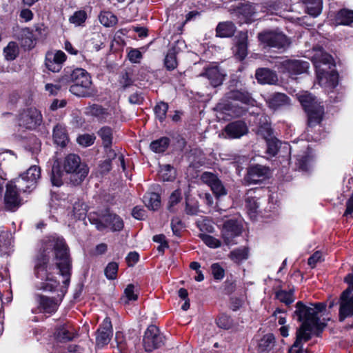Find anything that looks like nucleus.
<instances>
[{"label": "nucleus", "mask_w": 353, "mask_h": 353, "mask_svg": "<svg viewBox=\"0 0 353 353\" xmlns=\"http://www.w3.org/2000/svg\"><path fill=\"white\" fill-rule=\"evenodd\" d=\"M113 328L110 317H105L96 332V345L99 347L107 345L112 336Z\"/></svg>", "instance_id": "f3484780"}, {"label": "nucleus", "mask_w": 353, "mask_h": 353, "mask_svg": "<svg viewBox=\"0 0 353 353\" xmlns=\"http://www.w3.org/2000/svg\"><path fill=\"white\" fill-rule=\"evenodd\" d=\"M88 212V205L82 201L78 200L73 204L72 215L78 220L85 219Z\"/></svg>", "instance_id": "09e8293b"}, {"label": "nucleus", "mask_w": 353, "mask_h": 353, "mask_svg": "<svg viewBox=\"0 0 353 353\" xmlns=\"http://www.w3.org/2000/svg\"><path fill=\"white\" fill-rule=\"evenodd\" d=\"M52 335L57 343H66L77 338L79 333L72 323L66 321L57 323L54 327Z\"/></svg>", "instance_id": "9d476101"}, {"label": "nucleus", "mask_w": 353, "mask_h": 353, "mask_svg": "<svg viewBox=\"0 0 353 353\" xmlns=\"http://www.w3.org/2000/svg\"><path fill=\"white\" fill-rule=\"evenodd\" d=\"M225 137L229 139H240L248 133V128L243 120H236L228 123L223 129Z\"/></svg>", "instance_id": "aec40b11"}, {"label": "nucleus", "mask_w": 353, "mask_h": 353, "mask_svg": "<svg viewBox=\"0 0 353 353\" xmlns=\"http://www.w3.org/2000/svg\"><path fill=\"white\" fill-rule=\"evenodd\" d=\"M283 72L290 75H298L305 73L310 68V63L306 61L298 59H286L281 64Z\"/></svg>", "instance_id": "4be33fe9"}, {"label": "nucleus", "mask_w": 353, "mask_h": 353, "mask_svg": "<svg viewBox=\"0 0 353 353\" xmlns=\"http://www.w3.org/2000/svg\"><path fill=\"white\" fill-rule=\"evenodd\" d=\"M198 236L203 241V242L210 248H218L221 247V242L219 239L207 234L205 233H200Z\"/></svg>", "instance_id": "052dcab7"}, {"label": "nucleus", "mask_w": 353, "mask_h": 353, "mask_svg": "<svg viewBox=\"0 0 353 353\" xmlns=\"http://www.w3.org/2000/svg\"><path fill=\"white\" fill-rule=\"evenodd\" d=\"M307 117V126L314 128L319 125L323 121L324 116V108L323 105H319L314 109L305 112Z\"/></svg>", "instance_id": "c85d7f7f"}, {"label": "nucleus", "mask_w": 353, "mask_h": 353, "mask_svg": "<svg viewBox=\"0 0 353 353\" xmlns=\"http://www.w3.org/2000/svg\"><path fill=\"white\" fill-rule=\"evenodd\" d=\"M88 19V14L84 10L75 11L72 15L69 17V22L76 26H83Z\"/></svg>", "instance_id": "3c124183"}, {"label": "nucleus", "mask_w": 353, "mask_h": 353, "mask_svg": "<svg viewBox=\"0 0 353 353\" xmlns=\"http://www.w3.org/2000/svg\"><path fill=\"white\" fill-rule=\"evenodd\" d=\"M295 310L292 315L294 319L301 323H310L316 316L314 309L302 301H299L294 305Z\"/></svg>", "instance_id": "a211bd4d"}, {"label": "nucleus", "mask_w": 353, "mask_h": 353, "mask_svg": "<svg viewBox=\"0 0 353 353\" xmlns=\"http://www.w3.org/2000/svg\"><path fill=\"white\" fill-rule=\"evenodd\" d=\"M255 78L260 84H275L278 81L276 73L268 68H259L255 72Z\"/></svg>", "instance_id": "bb28decb"}, {"label": "nucleus", "mask_w": 353, "mask_h": 353, "mask_svg": "<svg viewBox=\"0 0 353 353\" xmlns=\"http://www.w3.org/2000/svg\"><path fill=\"white\" fill-rule=\"evenodd\" d=\"M294 289H290L288 291L279 290L275 292V299L286 305H290L294 301Z\"/></svg>", "instance_id": "de8ad7c7"}, {"label": "nucleus", "mask_w": 353, "mask_h": 353, "mask_svg": "<svg viewBox=\"0 0 353 353\" xmlns=\"http://www.w3.org/2000/svg\"><path fill=\"white\" fill-rule=\"evenodd\" d=\"M98 136L101 139L103 148H108L112 145L113 130L110 126H103L97 132Z\"/></svg>", "instance_id": "37998d69"}, {"label": "nucleus", "mask_w": 353, "mask_h": 353, "mask_svg": "<svg viewBox=\"0 0 353 353\" xmlns=\"http://www.w3.org/2000/svg\"><path fill=\"white\" fill-rule=\"evenodd\" d=\"M248 47L247 34L241 36L234 46V54L235 58L240 61H243L248 55Z\"/></svg>", "instance_id": "2f4dec72"}, {"label": "nucleus", "mask_w": 353, "mask_h": 353, "mask_svg": "<svg viewBox=\"0 0 353 353\" xmlns=\"http://www.w3.org/2000/svg\"><path fill=\"white\" fill-rule=\"evenodd\" d=\"M212 275L215 281H221L225 274V269L219 263H214L210 266Z\"/></svg>", "instance_id": "69168bd1"}, {"label": "nucleus", "mask_w": 353, "mask_h": 353, "mask_svg": "<svg viewBox=\"0 0 353 353\" xmlns=\"http://www.w3.org/2000/svg\"><path fill=\"white\" fill-rule=\"evenodd\" d=\"M45 65L47 69L52 72H58L61 68L62 65L56 60L53 59V52H48L46 54Z\"/></svg>", "instance_id": "5fc2aeb1"}, {"label": "nucleus", "mask_w": 353, "mask_h": 353, "mask_svg": "<svg viewBox=\"0 0 353 353\" xmlns=\"http://www.w3.org/2000/svg\"><path fill=\"white\" fill-rule=\"evenodd\" d=\"M309 324L312 327V332L314 331V334L317 337L321 336V334L327 326L326 323L321 321L319 315H317Z\"/></svg>", "instance_id": "680f3d73"}, {"label": "nucleus", "mask_w": 353, "mask_h": 353, "mask_svg": "<svg viewBox=\"0 0 353 353\" xmlns=\"http://www.w3.org/2000/svg\"><path fill=\"white\" fill-rule=\"evenodd\" d=\"M159 175L163 181H173L175 179V171L170 164L163 165L161 168Z\"/></svg>", "instance_id": "4d7b16f0"}, {"label": "nucleus", "mask_w": 353, "mask_h": 353, "mask_svg": "<svg viewBox=\"0 0 353 353\" xmlns=\"http://www.w3.org/2000/svg\"><path fill=\"white\" fill-rule=\"evenodd\" d=\"M252 190H249L246 194L245 199V205L250 216H256L259 208V198L252 196L250 194Z\"/></svg>", "instance_id": "e433bc0d"}, {"label": "nucleus", "mask_w": 353, "mask_h": 353, "mask_svg": "<svg viewBox=\"0 0 353 353\" xmlns=\"http://www.w3.org/2000/svg\"><path fill=\"white\" fill-rule=\"evenodd\" d=\"M143 202L145 206L150 210H157L161 203V196L157 192H148L143 196Z\"/></svg>", "instance_id": "4c0bfd02"}, {"label": "nucleus", "mask_w": 353, "mask_h": 353, "mask_svg": "<svg viewBox=\"0 0 353 353\" xmlns=\"http://www.w3.org/2000/svg\"><path fill=\"white\" fill-rule=\"evenodd\" d=\"M243 226L241 221L236 218L226 219L223 221L221 230V238L227 245H236V237L241 236Z\"/></svg>", "instance_id": "423d86ee"}, {"label": "nucleus", "mask_w": 353, "mask_h": 353, "mask_svg": "<svg viewBox=\"0 0 353 353\" xmlns=\"http://www.w3.org/2000/svg\"><path fill=\"white\" fill-rule=\"evenodd\" d=\"M59 82L63 85L71 84L69 91L78 97L88 98L94 94L92 77L86 70L81 68L66 67L59 78Z\"/></svg>", "instance_id": "f03ea898"}, {"label": "nucleus", "mask_w": 353, "mask_h": 353, "mask_svg": "<svg viewBox=\"0 0 353 353\" xmlns=\"http://www.w3.org/2000/svg\"><path fill=\"white\" fill-rule=\"evenodd\" d=\"M236 288V281L233 279L232 274L230 278L228 277L223 283V293L226 295H230L235 292Z\"/></svg>", "instance_id": "338daca9"}, {"label": "nucleus", "mask_w": 353, "mask_h": 353, "mask_svg": "<svg viewBox=\"0 0 353 353\" xmlns=\"http://www.w3.org/2000/svg\"><path fill=\"white\" fill-rule=\"evenodd\" d=\"M119 263L111 261L107 264L104 269V274L108 280H115L118 276Z\"/></svg>", "instance_id": "6e6d98bb"}, {"label": "nucleus", "mask_w": 353, "mask_h": 353, "mask_svg": "<svg viewBox=\"0 0 353 353\" xmlns=\"http://www.w3.org/2000/svg\"><path fill=\"white\" fill-rule=\"evenodd\" d=\"M11 234L0 228V256L8 254L11 245Z\"/></svg>", "instance_id": "a19ab883"}, {"label": "nucleus", "mask_w": 353, "mask_h": 353, "mask_svg": "<svg viewBox=\"0 0 353 353\" xmlns=\"http://www.w3.org/2000/svg\"><path fill=\"white\" fill-rule=\"evenodd\" d=\"M41 178V168L37 165L30 166L26 172L14 179V183L19 185L23 192H31L37 185L38 180Z\"/></svg>", "instance_id": "0eeeda50"}, {"label": "nucleus", "mask_w": 353, "mask_h": 353, "mask_svg": "<svg viewBox=\"0 0 353 353\" xmlns=\"http://www.w3.org/2000/svg\"><path fill=\"white\" fill-rule=\"evenodd\" d=\"M216 324L219 328L228 330L234 326V320L230 315L221 313L216 319Z\"/></svg>", "instance_id": "8fccbe9b"}, {"label": "nucleus", "mask_w": 353, "mask_h": 353, "mask_svg": "<svg viewBox=\"0 0 353 353\" xmlns=\"http://www.w3.org/2000/svg\"><path fill=\"white\" fill-rule=\"evenodd\" d=\"M64 172H65L60 162H55L52 167L50 174V181L52 185L60 187L63 184V176Z\"/></svg>", "instance_id": "f704fd0d"}, {"label": "nucleus", "mask_w": 353, "mask_h": 353, "mask_svg": "<svg viewBox=\"0 0 353 353\" xmlns=\"http://www.w3.org/2000/svg\"><path fill=\"white\" fill-rule=\"evenodd\" d=\"M37 303L36 310L34 313H42L52 315L57 312L60 305V299L55 296H48L42 294H36L34 296Z\"/></svg>", "instance_id": "9b49d317"}, {"label": "nucleus", "mask_w": 353, "mask_h": 353, "mask_svg": "<svg viewBox=\"0 0 353 353\" xmlns=\"http://www.w3.org/2000/svg\"><path fill=\"white\" fill-rule=\"evenodd\" d=\"M65 174H69L70 183L73 185H80L89 173V167L78 154L70 153L60 163Z\"/></svg>", "instance_id": "7ed1b4c3"}, {"label": "nucleus", "mask_w": 353, "mask_h": 353, "mask_svg": "<svg viewBox=\"0 0 353 353\" xmlns=\"http://www.w3.org/2000/svg\"><path fill=\"white\" fill-rule=\"evenodd\" d=\"M275 344V337L273 334L263 336L258 345V353H269Z\"/></svg>", "instance_id": "ea45409f"}, {"label": "nucleus", "mask_w": 353, "mask_h": 353, "mask_svg": "<svg viewBox=\"0 0 353 353\" xmlns=\"http://www.w3.org/2000/svg\"><path fill=\"white\" fill-rule=\"evenodd\" d=\"M234 12L241 23H251L255 20L256 9L252 3H240L234 9Z\"/></svg>", "instance_id": "412c9836"}, {"label": "nucleus", "mask_w": 353, "mask_h": 353, "mask_svg": "<svg viewBox=\"0 0 353 353\" xmlns=\"http://www.w3.org/2000/svg\"><path fill=\"white\" fill-rule=\"evenodd\" d=\"M268 107L273 110L290 104V98L285 93L274 92L265 99Z\"/></svg>", "instance_id": "a878e982"}, {"label": "nucleus", "mask_w": 353, "mask_h": 353, "mask_svg": "<svg viewBox=\"0 0 353 353\" xmlns=\"http://www.w3.org/2000/svg\"><path fill=\"white\" fill-rule=\"evenodd\" d=\"M249 255V247L242 246L230 251L228 254V258L235 264L241 265L243 261L248 259Z\"/></svg>", "instance_id": "c756f323"}, {"label": "nucleus", "mask_w": 353, "mask_h": 353, "mask_svg": "<svg viewBox=\"0 0 353 353\" xmlns=\"http://www.w3.org/2000/svg\"><path fill=\"white\" fill-rule=\"evenodd\" d=\"M96 137L94 134H83L78 136L77 143L83 147H89L94 144Z\"/></svg>", "instance_id": "774afa93"}, {"label": "nucleus", "mask_w": 353, "mask_h": 353, "mask_svg": "<svg viewBox=\"0 0 353 353\" xmlns=\"http://www.w3.org/2000/svg\"><path fill=\"white\" fill-rule=\"evenodd\" d=\"M169 109V105L164 101H159L156 103L153 108L154 119L160 123H163L167 118V113Z\"/></svg>", "instance_id": "c9c22d12"}, {"label": "nucleus", "mask_w": 353, "mask_h": 353, "mask_svg": "<svg viewBox=\"0 0 353 353\" xmlns=\"http://www.w3.org/2000/svg\"><path fill=\"white\" fill-rule=\"evenodd\" d=\"M52 136L54 143L62 148L65 147L69 141L66 129L60 125L54 126Z\"/></svg>", "instance_id": "72a5a7b5"}, {"label": "nucleus", "mask_w": 353, "mask_h": 353, "mask_svg": "<svg viewBox=\"0 0 353 353\" xmlns=\"http://www.w3.org/2000/svg\"><path fill=\"white\" fill-rule=\"evenodd\" d=\"M299 101L305 112L320 105L316 101V97L311 94L300 95Z\"/></svg>", "instance_id": "a18cd8bd"}, {"label": "nucleus", "mask_w": 353, "mask_h": 353, "mask_svg": "<svg viewBox=\"0 0 353 353\" xmlns=\"http://www.w3.org/2000/svg\"><path fill=\"white\" fill-rule=\"evenodd\" d=\"M200 76L206 78L214 88L221 85L225 77V74L217 65L205 67Z\"/></svg>", "instance_id": "5701e85b"}, {"label": "nucleus", "mask_w": 353, "mask_h": 353, "mask_svg": "<svg viewBox=\"0 0 353 353\" xmlns=\"http://www.w3.org/2000/svg\"><path fill=\"white\" fill-rule=\"evenodd\" d=\"M176 51L174 47L168 50L164 59L163 64L168 71H172L178 66Z\"/></svg>", "instance_id": "c03bdc74"}, {"label": "nucleus", "mask_w": 353, "mask_h": 353, "mask_svg": "<svg viewBox=\"0 0 353 353\" xmlns=\"http://www.w3.org/2000/svg\"><path fill=\"white\" fill-rule=\"evenodd\" d=\"M19 185L10 181L6 185V192L3 198L4 208L7 211L15 212L22 205L23 199L20 196Z\"/></svg>", "instance_id": "6e6552de"}, {"label": "nucleus", "mask_w": 353, "mask_h": 353, "mask_svg": "<svg viewBox=\"0 0 353 353\" xmlns=\"http://www.w3.org/2000/svg\"><path fill=\"white\" fill-rule=\"evenodd\" d=\"M41 246L33 258L34 274L41 281L38 289L44 292H54L60 285L54 276V264L50 263V252H53L57 261L56 266L64 280L63 287L69 288L72 276V258L70 249L65 239L57 234L46 236L40 241Z\"/></svg>", "instance_id": "f257e3e1"}, {"label": "nucleus", "mask_w": 353, "mask_h": 353, "mask_svg": "<svg viewBox=\"0 0 353 353\" xmlns=\"http://www.w3.org/2000/svg\"><path fill=\"white\" fill-rule=\"evenodd\" d=\"M12 36L24 49L31 50L35 46V38L30 28H20L17 25L12 28Z\"/></svg>", "instance_id": "4468645a"}, {"label": "nucleus", "mask_w": 353, "mask_h": 353, "mask_svg": "<svg viewBox=\"0 0 353 353\" xmlns=\"http://www.w3.org/2000/svg\"><path fill=\"white\" fill-rule=\"evenodd\" d=\"M311 157L308 154L299 155L296 159V169L299 171L307 172L310 170Z\"/></svg>", "instance_id": "864d4df0"}, {"label": "nucleus", "mask_w": 353, "mask_h": 353, "mask_svg": "<svg viewBox=\"0 0 353 353\" xmlns=\"http://www.w3.org/2000/svg\"><path fill=\"white\" fill-rule=\"evenodd\" d=\"M270 168L268 166L260 164L250 165L247 168L244 181L247 185L261 183L268 176Z\"/></svg>", "instance_id": "2eb2a0df"}, {"label": "nucleus", "mask_w": 353, "mask_h": 353, "mask_svg": "<svg viewBox=\"0 0 353 353\" xmlns=\"http://www.w3.org/2000/svg\"><path fill=\"white\" fill-rule=\"evenodd\" d=\"M335 21L339 25L351 26L353 23V10L347 8L339 10L336 14Z\"/></svg>", "instance_id": "58836bf2"}, {"label": "nucleus", "mask_w": 353, "mask_h": 353, "mask_svg": "<svg viewBox=\"0 0 353 353\" xmlns=\"http://www.w3.org/2000/svg\"><path fill=\"white\" fill-rule=\"evenodd\" d=\"M316 77L319 84L331 89L336 88L339 84V75L334 68L327 70L321 65H316Z\"/></svg>", "instance_id": "dca6fc26"}, {"label": "nucleus", "mask_w": 353, "mask_h": 353, "mask_svg": "<svg viewBox=\"0 0 353 353\" xmlns=\"http://www.w3.org/2000/svg\"><path fill=\"white\" fill-rule=\"evenodd\" d=\"M165 337L159 327L154 325H150L145 331L143 345L146 352H151L163 345Z\"/></svg>", "instance_id": "1a4fd4ad"}, {"label": "nucleus", "mask_w": 353, "mask_h": 353, "mask_svg": "<svg viewBox=\"0 0 353 353\" xmlns=\"http://www.w3.org/2000/svg\"><path fill=\"white\" fill-rule=\"evenodd\" d=\"M99 216L105 223V229L109 228L113 232H121L124 228V221L117 214L113 212L110 207L99 211Z\"/></svg>", "instance_id": "ddd939ff"}, {"label": "nucleus", "mask_w": 353, "mask_h": 353, "mask_svg": "<svg viewBox=\"0 0 353 353\" xmlns=\"http://www.w3.org/2000/svg\"><path fill=\"white\" fill-rule=\"evenodd\" d=\"M305 6V12L309 15L316 17L322 12L323 0H300Z\"/></svg>", "instance_id": "473e14b6"}, {"label": "nucleus", "mask_w": 353, "mask_h": 353, "mask_svg": "<svg viewBox=\"0 0 353 353\" xmlns=\"http://www.w3.org/2000/svg\"><path fill=\"white\" fill-rule=\"evenodd\" d=\"M312 327L309 323H301L296 332V339L287 353H303V341L307 342L312 339Z\"/></svg>", "instance_id": "f8f14e48"}, {"label": "nucleus", "mask_w": 353, "mask_h": 353, "mask_svg": "<svg viewBox=\"0 0 353 353\" xmlns=\"http://www.w3.org/2000/svg\"><path fill=\"white\" fill-rule=\"evenodd\" d=\"M236 30V27L232 21L219 22L215 29L216 37L219 38H231Z\"/></svg>", "instance_id": "cd10ccee"}, {"label": "nucleus", "mask_w": 353, "mask_h": 353, "mask_svg": "<svg viewBox=\"0 0 353 353\" xmlns=\"http://www.w3.org/2000/svg\"><path fill=\"white\" fill-rule=\"evenodd\" d=\"M353 316V295L348 296V292H343L340 297L339 321L343 322L347 317Z\"/></svg>", "instance_id": "b1692460"}, {"label": "nucleus", "mask_w": 353, "mask_h": 353, "mask_svg": "<svg viewBox=\"0 0 353 353\" xmlns=\"http://www.w3.org/2000/svg\"><path fill=\"white\" fill-rule=\"evenodd\" d=\"M265 142L267 145L266 153L271 157H275L279 151L281 142L274 137L266 139Z\"/></svg>", "instance_id": "603ef678"}, {"label": "nucleus", "mask_w": 353, "mask_h": 353, "mask_svg": "<svg viewBox=\"0 0 353 353\" xmlns=\"http://www.w3.org/2000/svg\"><path fill=\"white\" fill-rule=\"evenodd\" d=\"M170 144V139L168 137H162L152 141L150 144V149L155 153H163Z\"/></svg>", "instance_id": "79ce46f5"}, {"label": "nucleus", "mask_w": 353, "mask_h": 353, "mask_svg": "<svg viewBox=\"0 0 353 353\" xmlns=\"http://www.w3.org/2000/svg\"><path fill=\"white\" fill-rule=\"evenodd\" d=\"M201 180L210 187L216 198H219L228 194V191L222 181L216 174L210 172H204L201 176Z\"/></svg>", "instance_id": "6ab92c4d"}, {"label": "nucleus", "mask_w": 353, "mask_h": 353, "mask_svg": "<svg viewBox=\"0 0 353 353\" xmlns=\"http://www.w3.org/2000/svg\"><path fill=\"white\" fill-rule=\"evenodd\" d=\"M90 112L93 117L101 119H106L107 116L109 114L108 109L99 104H93L91 105L90 107Z\"/></svg>", "instance_id": "e2e57ef3"}, {"label": "nucleus", "mask_w": 353, "mask_h": 353, "mask_svg": "<svg viewBox=\"0 0 353 353\" xmlns=\"http://www.w3.org/2000/svg\"><path fill=\"white\" fill-rule=\"evenodd\" d=\"M225 97L227 100L239 101L243 104L254 106L256 101L251 93L245 89H233L226 92Z\"/></svg>", "instance_id": "393cba45"}, {"label": "nucleus", "mask_w": 353, "mask_h": 353, "mask_svg": "<svg viewBox=\"0 0 353 353\" xmlns=\"http://www.w3.org/2000/svg\"><path fill=\"white\" fill-rule=\"evenodd\" d=\"M5 59L8 61H14L19 54V46L15 41H10L3 48Z\"/></svg>", "instance_id": "49530a36"}, {"label": "nucleus", "mask_w": 353, "mask_h": 353, "mask_svg": "<svg viewBox=\"0 0 353 353\" xmlns=\"http://www.w3.org/2000/svg\"><path fill=\"white\" fill-rule=\"evenodd\" d=\"M16 124L18 127L27 130H34L43 122V116L40 110L34 107L22 108L15 116Z\"/></svg>", "instance_id": "20e7f679"}, {"label": "nucleus", "mask_w": 353, "mask_h": 353, "mask_svg": "<svg viewBox=\"0 0 353 353\" xmlns=\"http://www.w3.org/2000/svg\"><path fill=\"white\" fill-rule=\"evenodd\" d=\"M216 110L223 114L236 117H241L245 112L242 107L235 106L229 101L224 103H218Z\"/></svg>", "instance_id": "7c9ffc66"}, {"label": "nucleus", "mask_w": 353, "mask_h": 353, "mask_svg": "<svg viewBox=\"0 0 353 353\" xmlns=\"http://www.w3.org/2000/svg\"><path fill=\"white\" fill-rule=\"evenodd\" d=\"M257 38L264 48L285 50L290 44L288 37L279 30H264L258 33Z\"/></svg>", "instance_id": "39448f33"}, {"label": "nucleus", "mask_w": 353, "mask_h": 353, "mask_svg": "<svg viewBox=\"0 0 353 353\" xmlns=\"http://www.w3.org/2000/svg\"><path fill=\"white\" fill-rule=\"evenodd\" d=\"M101 24L105 27H110L117 22V17L110 12H101L99 16Z\"/></svg>", "instance_id": "13d9d810"}, {"label": "nucleus", "mask_w": 353, "mask_h": 353, "mask_svg": "<svg viewBox=\"0 0 353 353\" xmlns=\"http://www.w3.org/2000/svg\"><path fill=\"white\" fill-rule=\"evenodd\" d=\"M314 65L316 68V65H321V68H327V70L335 68L333 57L327 53L322 54L319 61L314 63Z\"/></svg>", "instance_id": "bf43d9fd"}, {"label": "nucleus", "mask_w": 353, "mask_h": 353, "mask_svg": "<svg viewBox=\"0 0 353 353\" xmlns=\"http://www.w3.org/2000/svg\"><path fill=\"white\" fill-rule=\"evenodd\" d=\"M257 134L265 140L273 137V129L271 124L268 122L260 124L258 127Z\"/></svg>", "instance_id": "0e129e2a"}]
</instances>
